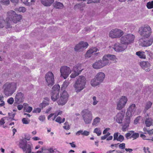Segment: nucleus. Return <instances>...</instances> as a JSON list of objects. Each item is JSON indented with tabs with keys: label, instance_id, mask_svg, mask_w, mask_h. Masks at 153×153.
Masks as SVG:
<instances>
[{
	"label": "nucleus",
	"instance_id": "1",
	"mask_svg": "<svg viewBox=\"0 0 153 153\" xmlns=\"http://www.w3.org/2000/svg\"><path fill=\"white\" fill-rule=\"evenodd\" d=\"M17 88V83L15 82H7L2 87L3 92L7 96H11L15 91Z\"/></svg>",
	"mask_w": 153,
	"mask_h": 153
},
{
	"label": "nucleus",
	"instance_id": "2",
	"mask_svg": "<svg viewBox=\"0 0 153 153\" xmlns=\"http://www.w3.org/2000/svg\"><path fill=\"white\" fill-rule=\"evenodd\" d=\"M85 78L84 76H79L78 77L74 85V87L77 92H79L85 87Z\"/></svg>",
	"mask_w": 153,
	"mask_h": 153
},
{
	"label": "nucleus",
	"instance_id": "3",
	"mask_svg": "<svg viewBox=\"0 0 153 153\" xmlns=\"http://www.w3.org/2000/svg\"><path fill=\"white\" fill-rule=\"evenodd\" d=\"M81 114L85 123L86 124L90 123L93 118L91 112L88 109H85L82 111Z\"/></svg>",
	"mask_w": 153,
	"mask_h": 153
},
{
	"label": "nucleus",
	"instance_id": "4",
	"mask_svg": "<svg viewBox=\"0 0 153 153\" xmlns=\"http://www.w3.org/2000/svg\"><path fill=\"white\" fill-rule=\"evenodd\" d=\"M139 32L142 37L149 38L152 33L151 27L148 25L141 27L139 30Z\"/></svg>",
	"mask_w": 153,
	"mask_h": 153
},
{
	"label": "nucleus",
	"instance_id": "5",
	"mask_svg": "<svg viewBox=\"0 0 153 153\" xmlns=\"http://www.w3.org/2000/svg\"><path fill=\"white\" fill-rule=\"evenodd\" d=\"M27 141L25 140H22L19 142V146L26 153H31V148L32 147V144H27ZM31 153H34L32 152Z\"/></svg>",
	"mask_w": 153,
	"mask_h": 153
},
{
	"label": "nucleus",
	"instance_id": "6",
	"mask_svg": "<svg viewBox=\"0 0 153 153\" xmlns=\"http://www.w3.org/2000/svg\"><path fill=\"white\" fill-rule=\"evenodd\" d=\"M135 36L131 34H127L124 35L121 38V43L127 45L134 42Z\"/></svg>",
	"mask_w": 153,
	"mask_h": 153
},
{
	"label": "nucleus",
	"instance_id": "7",
	"mask_svg": "<svg viewBox=\"0 0 153 153\" xmlns=\"http://www.w3.org/2000/svg\"><path fill=\"white\" fill-rule=\"evenodd\" d=\"M68 97V94L67 92L63 91L60 94V97L57 101L58 105H63L67 102Z\"/></svg>",
	"mask_w": 153,
	"mask_h": 153
},
{
	"label": "nucleus",
	"instance_id": "8",
	"mask_svg": "<svg viewBox=\"0 0 153 153\" xmlns=\"http://www.w3.org/2000/svg\"><path fill=\"white\" fill-rule=\"evenodd\" d=\"M60 87L58 85H55L52 88V91L51 93V99L55 102L58 98L60 91Z\"/></svg>",
	"mask_w": 153,
	"mask_h": 153
},
{
	"label": "nucleus",
	"instance_id": "9",
	"mask_svg": "<svg viewBox=\"0 0 153 153\" xmlns=\"http://www.w3.org/2000/svg\"><path fill=\"white\" fill-rule=\"evenodd\" d=\"M139 44L142 47H148L151 45L153 42V37H142L139 40Z\"/></svg>",
	"mask_w": 153,
	"mask_h": 153
},
{
	"label": "nucleus",
	"instance_id": "10",
	"mask_svg": "<svg viewBox=\"0 0 153 153\" xmlns=\"http://www.w3.org/2000/svg\"><path fill=\"white\" fill-rule=\"evenodd\" d=\"M60 72L61 76L64 79H66L71 73V71L69 67L63 66L60 68Z\"/></svg>",
	"mask_w": 153,
	"mask_h": 153
},
{
	"label": "nucleus",
	"instance_id": "11",
	"mask_svg": "<svg viewBox=\"0 0 153 153\" xmlns=\"http://www.w3.org/2000/svg\"><path fill=\"white\" fill-rule=\"evenodd\" d=\"M45 79L46 81L49 86H51L54 84V78L53 73L49 71L45 75Z\"/></svg>",
	"mask_w": 153,
	"mask_h": 153
},
{
	"label": "nucleus",
	"instance_id": "12",
	"mask_svg": "<svg viewBox=\"0 0 153 153\" xmlns=\"http://www.w3.org/2000/svg\"><path fill=\"white\" fill-rule=\"evenodd\" d=\"M123 33V32L122 30L117 29H115L110 31L109 33V36L112 38H118L121 37Z\"/></svg>",
	"mask_w": 153,
	"mask_h": 153
},
{
	"label": "nucleus",
	"instance_id": "13",
	"mask_svg": "<svg viewBox=\"0 0 153 153\" xmlns=\"http://www.w3.org/2000/svg\"><path fill=\"white\" fill-rule=\"evenodd\" d=\"M16 13V12L13 10H9L7 12L6 22V28H10V25H9L8 22H10V21H11Z\"/></svg>",
	"mask_w": 153,
	"mask_h": 153
},
{
	"label": "nucleus",
	"instance_id": "14",
	"mask_svg": "<svg viewBox=\"0 0 153 153\" xmlns=\"http://www.w3.org/2000/svg\"><path fill=\"white\" fill-rule=\"evenodd\" d=\"M102 59V60L98 61L93 64V67L94 68L99 69L107 65V63L105 62L103 57Z\"/></svg>",
	"mask_w": 153,
	"mask_h": 153
},
{
	"label": "nucleus",
	"instance_id": "15",
	"mask_svg": "<svg viewBox=\"0 0 153 153\" xmlns=\"http://www.w3.org/2000/svg\"><path fill=\"white\" fill-rule=\"evenodd\" d=\"M88 45V43L86 42H81L76 46L74 48L75 50L76 51H82L84 49L86 48Z\"/></svg>",
	"mask_w": 153,
	"mask_h": 153
},
{
	"label": "nucleus",
	"instance_id": "16",
	"mask_svg": "<svg viewBox=\"0 0 153 153\" xmlns=\"http://www.w3.org/2000/svg\"><path fill=\"white\" fill-rule=\"evenodd\" d=\"M127 99L125 96H122L120 99L119 102L117 104V109L120 110L124 107L127 102Z\"/></svg>",
	"mask_w": 153,
	"mask_h": 153
},
{
	"label": "nucleus",
	"instance_id": "17",
	"mask_svg": "<svg viewBox=\"0 0 153 153\" xmlns=\"http://www.w3.org/2000/svg\"><path fill=\"white\" fill-rule=\"evenodd\" d=\"M136 110V105L134 104L131 105L127 109L126 113L127 118H130L134 114Z\"/></svg>",
	"mask_w": 153,
	"mask_h": 153
},
{
	"label": "nucleus",
	"instance_id": "18",
	"mask_svg": "<svg viewBox=\"0 0 153 153\" xmlns=\"http://www.w3.org/2000/svg\"><path fill=\"white\" fill-rule=\"evenodd\" d=\"M103 57L105 62L107 63V65L109 63L110 60L113 62H117V59L116 57L114 55L108 54L104 55Z\"/></svg>",
	"mask_w": 153,
	"mask_h": 153
},
{
	"label": "nucleus",
	"instance_id": "19",
	"mask_svg": "<svg viewBox=\"0 0 153 153\" xmlns=\"http://www.w3.org/2000/svg\"><path fill=\"white\" fill-rule=\"evenodd\" d=\"M127 48V45H125L124 44L117 43L114 44L113 48L115 51L120 52L124 51Z\"/></svg>",
	"mask_w": 153,
	"mask_h": 153
},
{
	"label": "nucleus",
	"instance_id": "20",
	"mask_svg": "<svg viewBox=\"0 0 153 153\" xmlns=\"http://www.w3.org/2000/svg\"><path fill=\"white\" fill-rule=\"evenodd\" d=\"M24 95L21 92H19L17 93L16 95L15 98V102L17 104H19L21 103H22L24 99Z\"/></svg>",
	"mask_w": 153,
	"mask_h": 153
},
{
	"label": "nucleus",
	"instance_id": "21",
	"mask_svg": "<svg viewBox=\"0 0 153 153\" xmlns=\"http://www.w3.org/2000/svg\"><path fill=\"white\" fill-rule=\"evenodd\" d=\"M22 19V16L20 15H18L16 13L15 15L14 16L11 21H10V22H8L9 25H10V28L12 27L11 25L13 23H16L18 22H19Z\"/></svg>",
	"mask_w": 153,
	"mask_h": 153
},
{
	"label": "nucleus",
	"instance_id": "22",
	"mask_svg": "<svg viewBox=\"0 0 153 153\" xmlns=\"http://www.w3.org/2000/svg\"><path fill=\"white\" fill-rule=\"evenodd\" d=\"M125 112L121 111L118 113L116 116V120L117 122L119 123H122L123 119L124 117Z\"/></svg>",
	"mask_w": 153,
	"mask_h": 153
},
{
	"label": "nucleus",
	"instance_id": "23",
	"mask_svg": "<svg viewBox=\"0 0 153 153\" xmlns=\"http://www.w3.org/2000/svg\"><path fill=\"white\" fill-rule=\"evenodd\" d=\"M140 65L143 69L146 71H149L150 64L148 62H142L140 63Z\"/></svg>",
	"mask_w": 153,
	"mask_h": 153
},
{
	"label": "nucleus",
	"instance_id": "24",
	"mask_svg": "<svg viewBox=\"0 0 153 153\" xmlns=\"http://www.w3.org/2000/svg\"><path fill=\"white\" fill-rule=\"evenodd\" d=\"M98 49L96 47H92L91 48L87 51L85 54V57L87 58H89L91 57L92 54L94 52H96Z\"/></svg>",
	"mask_w": 153,
	"mask_h": 153
},
{
	"label": "nucleus",
	"instance_id": "25",
	"mask_svg": "<svg viewBox=\"0 0 153 153\" xmlns=\"http://www.w3.org/2000/svg\"><path fill=\"white\" fill-rule=\"evenodd\" d=\"M95 77L100 83L103 80L105 77V75L103 72H99L96 75Z\"/></svg>",
	"mask_w": 153,
	"mask_h": 153
},
{
	"label": "nucleus",
	"instance_id": "26",
	"mask_svg": "<svg viewBox=\"0 0 153 153\" xmlns=\"http://www.w3.org/2000/svg\"><path fill=\"white\" fill-rule=\"evenodd\" d=\"M83 70V68H82L81 64L78 63L73 68L74 72H76L79 74Z\"/></svg>",
	"mask_w": 153,
	"mask_h": 153
},
{
	"label": "nucleus",
	"instance_id": "27",
	"mask_svg": "<svg viewBox=\"0 0 153 153\" xmlns=\"http://www.w3.org/2000/svg\"><path fill=\"white\" fill-rule=\"evenodd\" d=\"M54 1V0H41V3L45 6H51Z\"/></svg>",
	"mask_w": 153,
	"mask_h": 153
},
{
	"label": "nucleus",
	"instance_id": "28",
	"mask_svg": "<svg viewBox=\"0 0 153 153\" xmlns=\"http://www.w3.org/2000/svg\"><path fill=\"white\" fill-rule=\"evenodd\" d=\"M53 6L55 8L60 9H63L64 7L62 3L57 1H55L53 4Z\"/></svg>",
	"mask_w": 153,
	"mask_h": 153
},
{
	"label": "nucleus",
	"instance_id": "29",
	"mask_svg": "<svg viewBox=\"0 0 153 153\" xmlns=\"http://www.w3.org/2000/svg\"><path fill=\"white\" fill-rule=\"evenodd\" d=\"M22 2L27 6H30L34 4L36 0H21Z\"/></svg>",
	"mask_w": 153,
	"mask_h": 153
},
{
	"label": "nucleus",
	"instance_id": "30",
	"mask_svg": "<svg viewBox=\"0 0 153 153\" xmlns=\"http://www.w3.org/2000/svg\"><path fill=\"white\" fill-rule=\"evenodd\" d=\"M126 123L123 125V127L122 130L123 131H126L127 128L129 126V124L130 123V118H127L126 119Z\"/></svg>",
	"mask_w": 153,
	"mask_h": 153
},
{
	"label": "nucleus",
	"instance_id": "31",
	"mask_svg": "<svg viewBox=\"0 0 153 153\" xmlns=\"http://www.w3.org/2000/svg\"><path fill=\"white\" fill-rule=\"evenodd\" d=\"M152 120L151 118H146L145 120V123L146 126L149 127L152 124Z\"/></svg>",
	"mask_w": 153,
	"mask_h": 153
},
{
	"label": "nucleus",
	"instance_id": "32",
	"mask_svg": "<svg viewBox=\"0 0 153 153\" xmlns=\"http://www.w3.org/2000/svg\"><path fill=\"white\" fill-rule=\"evenodd\" d=\"M145 53L144 52L139 51L136 52V54L140 58L145 59L146 58V56Z\"/></svg>",
	"mask_w": 153,
	"mask_h": 153
},
{
	"label": "nucleus",
	"instance_id": "33",
	"mask_svg": "<svg viewBox=\"0 0 153 153\" xmlns=\"http://www.w3.org/2000/svg\"><path fill=\"white\" fill-rule=\"evenodd\" d=\"M100 84L99 81H98L97 79L95 77L91 81V84L92 86L94 87Z\"/></svg>",
	"mask_w": 153,
	"mask_h": 153
},
{
	"label": "nucleus",
	"instance_id": "34",
	"mask_svg": "<svg viewBox=\"0 0 153 153\" xmlns=\"http://www.w3.org/2000/svg\"><path fill=\"white\" fill-rule=\"evenodd\" d=\"M47 99H48L47 100V101H44L42 103L40 104L39 106L41 108H43L49 105V99L47 98Z\"/></svg>",
	"mask_w": 153,
	"mask_h": 153
},
{
	"label": "nucleus",
	"instance_id": "35",
	"mask_svg": "<svg viewBox=\"0 0 153 153\" xmlns=\"http://www.w3.org/2000/svg\"><path fill=\"white\" fill-rule=\"evenodd\" d=\"M15 10L19 12L24 13L26 11V9L24 7H19L16 8L15 9Z\"/></svg>",
	"mask_w": 153,
	"mask_h": 153
},
{
	"label": "nucleus",
	"instance_id": "36",
	"mask_svg": "<svg viewBox=\"0 0 153 153\" xmlns=\"http://www.w3.org/2000/svg\"><path fill=\"white\" fill-rule=\"evenodd\" d=\"M85 5L82 3L77 4L75 5L74 8L75 9H79L80 10H83L82 8Z\"/></svg>",
	"mask_w": 153,
	"mask_h": 153
},
{
	"label": "nucleus",
	"instance_id": "37",
	"mask_svg": "<svg viewBox=\"0 0 153 153\" xmlns=\"http://www.w3.org/2000/svg\"><path fill=\"white\" fill-rule=\"evenodd\" d=\"M134 132V131H130L128 132L125 135V137L127 139L129 138L131 139V137L132 134Z\"/></svg>",
	"mask_w": 153,
	"mask_h": 153
},
{
	"label": "nucleus",
	"instance_id": "38",
	"mask_svg": "<svg viewBox=\"0 0 153 153\" xmlns=\"http://www.w3.org/2000/svg\"><path fill=\"white\" fill-rule=\"evenodd\" d=\"M152 104V103L150 101L147 102L146 104L145 110H147L151 108Z\"/></svg>",
	"mask_w": 153,
	"mask_h": 153
},
{
	"label": "nucleus",
	"instance_id": "39",
	"mask_svg": "<svg viewBox=\"0 0 153 153\" xmlns=\"http://www.w3.org/2000/svg\"><path fill=\"white\" fill-rule=\"evenodd\" d=\"M65 118H64L62 120L61 117H57L55 120L56 122L59 123H64L65 122Z\"/></svg>",
	"mask_w": 153,
	"mask_h": 153
},
{
	"label": "nucleus",
	"instance_id": "40",
	"mask_svg": "<svg viewBox=\"0 0 153 153\" xmlns=\"http://www.w3.org/2000/svg\"><path fill=\"white\" fill-rule=\"evenodd\" d=\"M146 7L149 9H151L153 8V1H152L151 2H149L147 3Z\"/></svg>",
	"mask_w": 153,
	"mask_h": 153
},
{
	"label": "nucleus",
	"instance_id": "41",
	"mask_svg": "<svg viewBox=\"0 0 153 153\" xmlns=\"http://www.w3.org/2000/svg\"><path fill=\"white\" fill-rule=\"evenodd\" d=\"M100 118L98 117L95 118L94 120L92 125L93 126L96 125L98 123L100 122Z\"/></svg>",
	"mask_w": 153,
	"mask_h": 153
},
{
	"label": "nucleus",
	"instance_id": "42",
	"mask_svg": "<svg viewBox=\"0 0 153 153\" xmlns=\"http://www.w3.org/2000/svg\"><path fill=\"white\" fill-rule=\"evenodd\" d=\"M94 132L97 134V136H99L101 134V132L99 128H96L94 131Z\"/></svg>",
	"mask_w": 153,
	"mask_h": 153
},
{
	"label": "nucleus",
	"instance_id": "43",
	"mask_svg": "<svg viewBox=\"0 0 153 153\" xmlns=\"http://www.w3.org/2000/svg\"><path fill=\"white\" fill-rule=\"evenodd\" d=\"M63 127L64 129L66 130H69L70 128V127L68 123L67 122H65L64 124Z\"/></svg>",
	"mask_w": 153,
	"mask_h": 153
},
{
	"label": "nucleus",
	"instance_id": "44",
	"mask_svg": "<svg viewBox=\"0 0 153 153\" xmlns=\"http://www.w3.org/2000/svg\"><path fill=\"white\" fill-rule=\"evenodd\" d=\"M139 137V134L137 133H133L131 137V138H133V139H136Z\"/></svg>",
	"mask_w": 153,
	"mask_h": 153
},
{
	"label": "nucleus",
	"instance_id": "45",
	"mask_svg": "<svg viewBox=\"0 0 153 153\" xmlns=\"http://www.w3.org/2000/svg\"><path fill=\"white\" fill-rule=\"evenodd\" d=\"M1 1L2 4L6 5H8L10 3L9 0H1Z\"/></svg>",
	"mask_w": 153,
	"mask_h": 153
},
{
	"label": "nucleus",
	"instance_id": "46",
	"mask_svg": "<svg viewBox=\"0 0 153 153\" xmlns=\"http://www.w3.org/2000/svg\"><path fill=\"white\" fill-rule=\"evenodd\" d=\"M22 121L23 124H28L30 122V120H28L26 118H24L22 120Z\"/></svg>",
	"mask_w": 153,
	"mask_h": 153
},
{
	"label": "nucleus",
	"instance_id": "47",
	"mask_svg": "<svg viewBox=\"0 0 153 153\" xmlns=\"http://www.w3.org/2000/svg\"><path fill=\"white\" fill-rule=\"evenodd\" d=\"M124 140V137L122 135H120L117 140V141H119L120 142H122Z\"/></svg>",
	"mask_w": 153,
	"mask_h": 153
},
{
	"label": "nucleus",
	"instance_id": "48",
	"mask_svg": "<svg viewBox=\"0 0 153 153\" xmlns=\"http://www.w3.org/2000/svg\"><path fill=\"white\" fill-rule=\"evenodd\" d=\"M53 150L52 149L50 148L49 149H45L44 150V153H52Z\"/></svg>",
	"mask_w": 153,
	"mask_h": 153
},
{
	"label": "nucleus",
	"instance_id": "49",
	"mask_svg": "<svg viewBox=\"0 0 153 153\" xmlns=\"http://www.w3.org/2000/svg\"><path fill=\"white\" fill-rule=\"evenodd\" d=\"M5 21L4 19L0 20V28H2L4 26Z\"/></svg>",
	"mask_w": 153,
	"mask_h": 153
},
{
	"label": "nucleus",
	"instance_id": "50",
	"mask_svg": "<svg viewBox=\"0 0 153 153\" xmlns=\"http://www.w3.org/2000/svg\"><path fill=\"white\" fill-rule=\"evenodd\" d=\"M14 100L13 97H10L7 100V102L9 104L11 105L13 103Z\"/></svg>",
	"mask_w": 153,
	"mask_h": 153
},
{
	"label": "nucleus",
	"instance_id": "51",
	"mask_svg": "<svg viewBox=\"0 0 153 153\" xmlns=\"http://www.w3.org/2000/svg\"><path fill=\"white\" fill-rule=\"evenodd\" d=\"M100 0H88L87 2V4H90L92 3L99 2Z\"/></svg>",
	"mask_w": 153,
	"mask_h": 153
},
{
	"label": "nucleus",
	"instance_id": "52",
	"mask_svg": "<svg viewBox=\"0 0 153 153\" xmlns=\"http://www.w3.org/2000/svg\"><path fill=\"white\" fill-rule=\"evenodd\" d=\"M119 148L122 149H125V144L124 143H122L120 144L119 146Z\"/></svg>",
	"mask_w": 153,
	"mask_h": 153
},
{
	"label": "nucleus",
	"instance_id": "53",
	"mask_svg": "<svg viewBox=\"0 0 153 153\" xmlns=\"http://www.w3.org/2000/svg\"><path fill=\"white\" fill-rule=\"evenodd\" d=\"M74 72V73H72L70 76V77L71 78H74L79 74V73H78L77 72L76 73V72Z\"/></svg>",
	"mask_w": 153,
	"mask_h": 153
},
{
	"label": "nucleus",
	"instance_id": "54",
	"mask_svg": "<svg viewBox=\"0 0 153 153\" xmlns=\"http://www.w3.org/2000/svg\"><path fill=\"white\" fill-rule=\"evenodd\" d=\"M118 133L116 132L114 134V140H117L118 137Z\"/></svg>",
	"mask_w": 153,
	"mask_h": 153
},
{
	"label": "nucleus",
	"instance_id": "55",
	"mask_svg": "<svg viewBox=\"0 0 153 153\" xmlns=\"http://www.w3.org/2000/svg\"><path fill=\"white\" fill-rule=\"evenodd\" d=\"M69 82L67 80H65V82H64L62 86L65 88L66 87L69 85Z\"/></svg>",
	"mask_w": 153,
	"mask_h": 153
},
{
	"label": "nucleus",
	"instance_id": "56",
	"mask_svg": "<svg viewBox=\"0 0 153 153\" xmlns=\"http://www.w3.org/2000/svg\"><path fill=\"white\" fill-rule=\"evenodd\" d=\"M110 128H107L104 129L103 132V134H105L109 132V131L110 130Z\"/></svg>",
	"mask_w": 153,
	"mask_h": 153
},
{
	"label": "nucleus",
	"instance_id": "57",
	"mask_svg": "<svg viewBox=\"0 0 153 153\" xmlns=\"http://www.w3.org/2000/svg\"><path fill=\"white\" fill-rule=\"evenodd\" d=\"M141 117L140 116L137 117L134 120V123L135 124H137L140 120Z\"/></svg>",
	"mask_w": 153,
	"mask_h": 153
},
{
	"label": "nucleus",
	"instance_id": "58",
	"mask_svg": "<svg viewBox=\"0 0 153 153\" xmlns=\"http://www.w3.org/2000/svg\"><path fill=\"white\" fill-rule=\"evenodd\" d=\"M93 99L94 101L93 102V104L94 105H95L97 104L98 102V101L96 100V98L95 96H94L93 97Z\"/></svg>",
	"mask_w": 153,
	"mask_h": 153
},
{
	"label": "nucleus",
	"instance_id": "59",
	"mask_svg": "<svg viewBox=\"0 0 153 153\" xmlns=\"http://www.w3.org/2000/svg\"><path fill=\"white\" fill-rule=\"evenodd\" d=\"M32 110V108L31 107L29 106L26 109V111L27 112L30 113Z\"/></svg>",
	"mask_w": 153,
	"mask_h": 153
},
{
	"label": "nucleus",
	"instance_id": "60",
	"mask_svg": "<svg viewBox=\"0 0 153 153\" xmlns=\"http://www.w3.org/2000/svg\"><path fill=\"white\" fill-rule=\"evenodd\" d=\"M41 109L39 108H37L34 109L33 111V112L35 113H39L41 112Z\"/></svg>",
	"mask_w": 153,
	"mask_h": 153
},
{
	"label": "nucleus",
	"instance_id": "61",
	"mask_svg": "<svg viewBox=\"0 0 153 153\" xmlns=\"http://www.w3.org/2000/svg\"><path fill=\"white\" fill-rule=\"evenodd\" d=\"M90 133L87 131H83L82 135L85 136H88L89 134Z\"/></svg>",
	"mask_w": 153,
	"mask_h": 153
},
{
	"label": "nucleus",
	"instance_id": "62",
	"mask_svg": "<svg viewBox=\"0 0 153 153\" xmlns=\"http://www.w3.org/2000/svg\"><path fill=\"white\" fill-rule=\"evenodd\" d=\"M83 131L82 130H79L76 133V135L77 136L79 135L80 134L82 135Z\"/></svg>",
	"mask_w": 153,
	"mask_h": 153
},
{
	"label": "nucleus",
	"instance_id": "63",
	"mask_svg": "<svg viewBox=\"0 0 153 153\" xmlns=\"http://www.w3.org/2000/svg\"><path fill=\"white\" fill-rule=\"evenodd\" d=\"M45 118L43 116H41L39 117V119L40 120L43 121L45 120Z\"/></svg>",
	"mask_w": 153,
	"mask_h": 153
},
{
	"label": "nucleus",
	"instance_id": "64",
	"mask_svg": "<svg viewBox=\"0 0 153 153\" xmlns=\"http://www.w3.org/2000/svg\"><path fill=\"white\" fill-rule=\"evenodd\" d=\"M148 134L149 135L153 134V129L149 130L148 131Z\"/></svg>",
	"mask_w": 153,
	"mask_h": 153
}]
</instances>
